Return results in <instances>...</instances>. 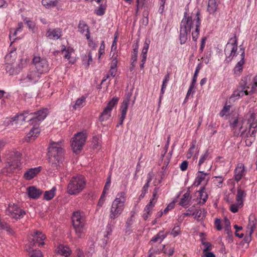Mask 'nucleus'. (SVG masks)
I'll use <instances>...</instances> for the list:
<instances>
[{"instance_id":"f257e3e1","label":"nucleus","mask_w":257,"mask_h":257,"mask_svg":"<svg viewBox=\"0 0 257 257\" xmlns=\"http://www.w3.org/2000/svg\"><path fill=\"white\" fill-rule=\"evenodd\" d=\"M48 150L49 166L53 170H60L63 167L64 151L63 142H51Z\"/></svg>"},{"instance_id":"f03ea898","label":"nucleus","mask_w":257,"mask_h":257,"mask_svg":"<svg viewBox=\"0 0 257 257\" xmlns=\"http://www.w3.org/2000/svg\"><path fill=\"white\" fill-rule=\"evenodd\" d=\"M126 200V193L124 192L121 191L117 194L110 209L109 216L111 220L117 218L122 213Z\"/></svg>"},{"instance_id":"7ed1b4c3","label":"nucleus","mask_w":257,"mask_h":257,"mask_svg":"<svg viewBox=\"0 0 257 257\" xmlns=\"http://www.w3.org/2000/svg\"><path fill=\"white\" fill-rule=\"evenodd\" d=\"M72 220L75 233L78 237H81L85 231L86 219L84 213L80 210L74 212Z\"/></svg>"},{"instance_id":"20e7f679","label":"nucleus","mask_w":257,"mask_h":257,"mask_svg":"<svg viewBox=\"0 0 257 257\" xmlns=\"http://www.w3.org/2000/svg\"><path fill=\"white\" fill-rule=\"evenodd\" d=\"M86 181L82 175H77L73 177L69 181L67 192L71 195H77L84 189Z\"/></svg>"},{"instance_id":"39448f33","label":"nucleus","mask_w":257,"mask_h":257,"mask_svg":"<svg viewBox=\"0 0 257 257\" xmlns=\"http://www.w3.org/2000/svg\"><path fill=\"white\" fill-rule=\"evenodd\" d=\"M181 23L190 32L192 30L191 33L192 39L194 41L196 42L200 34L201 26L200 17H184Z\"/></svg>"},{"instance_id":"423d86ee","label":"nucleus","mask_w":257,"mask_h":257,"mask_svg":"<svg viewBox=\"0 0 257 257\" xmlns=\"http://www.w3.org/2000/svg\"><path fill=\"white\" fill-rule=\"evenodd\" d=\"M47 115V110L43 109L35 112H30V111H25L19 115L20 118L23 121H30L31 124L38 123L43 120Z\"/></svg>"},{"instance_id":"0eeeda50","label":"nucleus","mask_w":257,"mask_h":257,"mask_svg":"<svg viewBox=\"0 0 257 257\" xmlns=\"http://www.w3.org/2000/svg\"><path fill=\"white\" fill-rule=\"evenodd\" d=\"M166 237V236L162 232H159L149 242L152 245L148 251V257H155L157 254H160L163 250L165 246L162 244L161 242Z\"/></svg>"},{"instance_id":"6e6552de","label":"nucleus","mask_w":257,"mask_h":257,"mask_svg":"<svg viewBox=\"0 0 257 257\" xmlns=\"http://www.w3.org/2000/svg\"><path fill=\"white\" fill-rule=\"evenodd\" d=\"M87 135L85 132H79L72 138L71 148L75 154L79 153L86 142Z\"/></svg>"},{"instance_id":"1a4fd4ad","label":"nucleus","mask_w":257,"mask_h":257,"mask_svg":"<svg viewBox=\"0 0 257 257\" xmlns=\"http://www.w3.org/2000/svg\"><path fill=\"white\" fill-rule=\"evenodd\" d=\"M237 50V39L235 35L229 40L226 45L224 53L226 56V61L229 62L236 55Z\"/></svg>"},{"instance_id":"9d476101","label":"nucleus","mask_w":257,"mask_h":257,"mask_svg":"<svg viewBox=\"0 0 257 257\" xmlns=\"http://www.w3.org/2000/svg\"><path fill=\"white\" fill-rule=\"evenodd\" d=\"M33 63L37 70V72L40 74L47 73L49 70V64L45 58H41L39 56H35L33 59Z\"/></svg>"},{"instance_id":"9b49d317","label":"nucleus","mask_w":257,"mask_h":257,"mask_svg":"<svg viewBox=\"0 0 257 257\" xmlns=\"http://www.w3.org/2000/svg\"><path fill=\"white\" fill-rule=\"evenodd\" d=\"M6 214L12 218L20 219L25 214V212L17 205L10 204L6 210Z\"/></svg>"},{"instance_id":"f8f14e48","label":"nucleus","mask_w":257,"mask_h":257,"mask_svg":"<svg viewBox=\"0 0 257 257\" xmlns=\"http://www.w3.org/2000/svg\"><path fill=\"white\" fill-rule=\"evenodd\" d=\"M118 98L117 97H113L112 99L108 102L107 106L103 111L101 112L99 116V120L100 121H104L107 120L111 116V112L113 107L117 103Z\"/></svg>"},{"instance_id":"ddd939ff","label":"nucleus","mask_w":257,"mask_h":257,"mask_svg":"<svg viewBox=\"0 0 257 257\" xmlns=\"http://www.w3.org/2000/svg\"><path fill=\"white\" fill-rule=\"evenodd\" d=\"M211 157L209 155L208 150H206L204 154L201 155L198 164V169H207L210 170L212 164L209 163Z\"/></svg>"},{"instance_id":"4468645a","label":"nucleus","mask_w":257,"mask_h":257,"mask_svg":"<svg viewBox=\"0 0 257 257\" xmlns=\"http://www.w3.org/2000/svg\"><path fill=\"white\" fill-rule=\"evenodd\" d=\"M20 166L21 163L20 159L17 158L14 161L8 162L5 167L2 169V172L6 175H9L16 171Z\"/></svg>"},{"instance_id":"2eb2a0df","label":"nucleus","mask_w":257,"mask_h":257,"mask_svg":"<svg viewBox=\"0 0 257 257\" xmlns=\"http://www.w3.org/2000/svg\"><path fill=\"white\" fill-rule=\"evenodd\" d=\"M32 242L31 245L32 246L37 245L39 246L44 244V240L46 238V236L41 232L39 231H34L33 233L31 234Z\"/></svg>"},{"instance_id":"dca6fc26","label":"nucleus","mask_w":257,"mask_h":257,"mask_svg":"<svg viewBox=\"0 0 257 257\" xmlns=\"http://www.w3.org/2000/svg\"><path fill=\"white\" fill-rule=\"evenodd\" d=\"M208 174L204 173V171H199L196 174V177L193 183V185L195 186H199L201 183L205 185L207 184L209 181V177H207Z\"/></svg>"},{"instance_id":"f3484780","label":"nucleus","mask_w":257,"mask_h":257,"mask_svg":"<svg viewBox=\"0 0 257 257\" xmlns=\"http://www.w3.org/2000/svg\"><path fill=\"white\" fill-rule=\"evenodd\" d=\"M234 173V180L238 182L245 175L246 171L244 165L242 163H237Z\"/></svg>"},{"instance_id":"a211bd4d","label":"nucleus","mask_w":257,"mask_h":257,"mask_svg":"<svg viewBox=\"0 0 257 257\" xmlns=\"http://www.w3.org/2000/svg\"><path fill=\"white\" fill-rule=\"evenodd\" d=\"M40 77V74L35 70L30 71L27 76L22 79L23 83H34L37 82Z\"/></svg>"},{"instance_id":"6ab92c4d","label":"nucleus","mask_w":257,"mask_h":257,"mask_svg":"<svg viewBox=\"0 0 257 257\" xmlns=\"http://www.w3.org/2000/svg\"><path fill=\"white\" fill-rule=\"evenodd\" d=\"M27 193L29 198L37 199L42 194V191L35 186H32L27 189Z\"/></svg>"},{"instance_id":"aec40b11","label":"nucleus","mask_w":257,"mask_h":257,"mask_svg":"<svg viewBox=\"0 0 257 257\" xmlns=\"http://www.w3.org/2000/svg\"><path fill=\"white\" fill-rule=\"evenodd\" d=\"M240 50L241 51V54L240 55L241 59L237 62L233 69L234 74L238 75L242 70L243 65L244 63V59L245 57L244 48H240Z\"/></svg>"},{"instance_id":"412c9836","label":"nucleus","mask_w":257,"mask_h":257,"mask_svg":"<svg viewBox=\"0 0 257 257\" xmlns=\"http://www.w3.org/2000/svg\"><path fill=\"white\" fill-rule=\"evenodd\" d=\"M41 169V167L29 169L24 173V177L27 180H31L40 172Z\"/></svg>"},{"instance_id":"4be33fe9","label":"nucleus","mask_w":257,"mask_h":257,"mask_svg":"<svg viewBox=\"0 0 257 257\" xmlns=\"http://www.w3.org/2000/svg\"><path fill=\"white\" fill-rule=\"evenodd\" d=\"M64 47L62 49V51L63 53H64V58L67 59L70 63L74 64L76 62L75 58L72 56V55L74 52V49L70 47L66 48L64 46Z\"/></svg>"},{"instance_id":"5701e85b","label":"nucleus","mask_w":257,"mask_h":257,"mask_svg":"<svg viewBox=\"0 0 257 257\" xmlns=\"http://www.w3.org/2000/svg\"><path fill=\"white\" fill-rule=\"evenodd\" d=\"M150 42V41L149 40H146L144 44V47L141 55L142 64L140 65V67L141 69H143L144 67V64L147 59V52L149 49Z\"/></svg>"},{"instance_id":"b1692460","label":"nucleus","mask_w":257,"mask_h":257,"mask_svg":"<svg viewBox=\"0 0 257 257\" xmlns=\"http://www.w3.org/2000/svg\"><path fill=\"white\" fill-rule=\"evenodd\" d=\"M190 33V32L187 30L186 27H185L184 26H183L181 23L179 35V39L181 44H184L186 42Z\"/></svg>"},{"instance_id":"393cba45","label":"nucleus","mask_w":257,"mask_h":257,"mask_svg":"<svg viewBox=\"0 0 257 257\" xmlns=\"http://www.w3.org/2000/svg\"><path fill=\"white\" fill-rule=\"evenodd\" d=\"M256 218L254 214H250L248 217V223L247 225V228L249 230V239L250 240V237L252 233L253 232L256 225Z\"/></svg>"},{"instance_id":"a878e982","label":"nucleus","mask_w":257,"mask_h":257,"mask_svg":"<svg viewBox=\"0 0 257 257\" xmlns=\"http://www.w3.org/2000/svg\"><path fill=\"white\" fill-rule=\"evenodd\" d=\"M55 251L58 254L62 255L64 257H69L71 253V250L69 247L63 244L59 245ZM55 257L57 256H56Z\"/></svg>"},{"instance_id":"bb28decb","label":"nucleus","mask_w":257,"mask_h":257,"mask_svg":"<svg viewBox=\"0 0 257 257\" xmlns=\"http://www.w3.org/2000/svg\"><path fill=\"white\" fill-rule=\"evenodd\" d=\"M47 37L50 39L57 40L61 36V31L60 29L49 30L47 33Z\"/></svg>"},{"instance_id":"cd10ccee","label":"nucleus","mask_w":257,"mask_h":257,"mask_svg":"<svg viewBox=\"0 0 257 257\" xmlns=\"http://www.w3.org/2000/svg\"><path fill=\"white\" fill-rule=\"evenodd\" d=\"M92 62V53L90 51L88 52L87 54L82 56V65L85 68L87 69Z\"/></svg>"},{"instance_id":"c85d7f7f","label":"nucleus","mask_w":257,"mask_h":257,"mask_svg":"<svg viewBox=\"0 0 257 257\" xmlns=\"http://www.w3.org/2000/svg\"><path fill=\"white\" fill-rule=\"evenodd\" d=\"M245 196V192L240 188H238L236 196V201L239 205H243V200Z\"/></svg>"},{"instance_id":"c756f323","label":"nucleus","mask_w":257,"mask_h":257,"mask_svg":"<svg viewBox=\"0 0 257 257\" xmlns=\"http://www.w3.org/2000/svg\"><path fill=\"white\" fill-rule=\"evenodd\" d=\"M40 133V130L38 127H33L30 132L27 135L26 140L30 141L34 140L37 138Z\"/></svg>"},{"instance_id":"7c9ffc66","label":"nucleus","mask_w":257,"mask_h":257,"mask_svg":"<svg viewBox=\"0 0 257 257\" xmlns=\"http://www.w3.org/2000/svg\"><path fill=\"white\" fill-rule=\"evenodd\" d=\"M249 88V86H247L246 87H244L243 89H241L240 90H237L236 91H235L233 93L232 95V97H235L236 98H239L240 97H242L244 95H248V91L247 90V89Z\"/></svg>"},{"instance_id":"2f4dec72","label":"nucleus","mask_w":257,"mask_h":257,"mask_svg":"<svg viewBox=\"0 0 257 257\" xmlns=\"http://www.w3.org/2000/svg\"><path fill=\"white\" fill-rule=\"evenodd\" d=\"M78 29L79 31L81 33H84V32H86L85 35L86 37V39H89L90 32L89 31V28L85 22L83 21H80L78 25Z\"/></svg>"},{"instance_id":"473e14b6","label":"nucleus","mask_w":257,"mask_h":257,"mask_svg":"<svg viewBox=\"0 0 257 257\" xmlns=\"http://www.w3.org/2000/svg\"><path fill=\"white\" fill-rule=\"evenodd\" d=\"M137 12L138 13L139 11L144 10V12L143 13V15H149V13L147 11H146V4L147 3V0H137Z\"/></svg>"},{"instance_id":"72a5a7b5","label":"nucleus","mask_w":257,"mask_h":257,"mask_svg":"<svg viewBox=\"0 0 257 257\" xmlns=\"http://www.w3.org/2000/svg\"><path fill=\"white\" fill-rule=\"evenodd\" d=\"M58 0H42V4L47 9H51L58 5Z\"/></svg>"},{"instance_id":"f704fd0d","label":"nucleus","mask_w":257,"mask_h":257,"mask_svg":"<svg viewBox=\"0 0 257 257\" xmlns=\"http://www.w3.org/2000/svg\"><path fill=\"white\" fill-rule=\"evenodd\" d=\"M129 102H130L129 98H126L123 100V101L121 103V105L120 106V111H121V115H122V117H123L124 116H126Z\"/></svg>"},{"instance_id":"c9c22d12","label":"nucleus","mask_w":257,"mask_h":257,"mask_svg":"<svg viewBox=\"0 0 257 257\" xmlns=\"http://www.w3.org/2000/svg\"><path fill=\"white\" fill-rule=\"evenodd\" d=\"M23 23H19L18 27L16 29H11L9 35L10 40H12L13 37L17 36L18 32H21L23 30Z\"/></svg>"},{"instance_id":"e433bc0d","label":"nucleus","mask_w":257,"mask_h":257,"mask_svg":"<svg viewBox=\"0 0 257 257\" xmlns=\"http://www.w3.org/2000/svg\"><path fill=\"white\" fill-rule=\"evenodd\" d=\"M56 191V187H53L50 190L45 191L44 194V199L49 201L53 199L55 195Z\"/></svg>"},{"instance_id":"4c0bfd02","label":"nucleus","mask_w":257,"mask_h":257,"mask_svg":"<svg viewBox=\"0 0 257 257\" xmlns=\"http://www.w3.org/2000/svg\"><path fill=\"white\" fill-rule=\"evenodd\" d=\"M217 5L216 4V0H209L208 4L207 10L210 14H213L216 11Z\"/></svg>"},{"instance_id":"58836bf2","label":"nucleus","mask_w":257,"mask_h":257,"mask_svg":"<svg viewBox=\"0 0 257 257\" xmlns=\"http://www.w3.org/2000/svg\"><path fill=\"white\" fill-rule=\"evenodd\" d=\"M199 194L200 198V203L204 204L206 202L207 198H208V194L205 191V185L202 186L199 190Z\"/></svg>"},{"instance_id":"ea45409f","label":"nucleus","mask_w":257,"mask_h":257,"mask_svg":"<svg viewBox=\"0 0 257 257\" xmlns=\"http://www.w3.org/2000/svg\"><path fill=\"white\" fill-rule=\"evenodd\" d=\"M6 70L9 75H15L19 73V70L15 68L12 64L7 63Z\"/></svg>"},{"instance_id":"a19ab883","label":"nucleus","mask_w":257,"mask_h":257,"mask_svg":"<svg viewBox=\"0 0 257 257\" xmlns=\"http://www.w3.org/2000/svg\"><path fill=\"white\" fill-rule=\"evenodd\" d=\"M206 211L204 209L196 210L192 214L194 216V218L197 219L203 218L206 216Z\"/></svg>"},{"instance_id":"79ce46f5","label":"nucleus","mask_w":257,"mask_h":257,"mask_svg":"<svg viewBox=\"0 0 257 257\" xmlns=\"http://www.w3.org/2000/svg\"><path fill=\"white\" fill-rule=\"evenodd\" d=\"M85 99L86 98L84 96H82L80 98H78L76 100L74 108L75 109H80L82 108L85 105Z\"/></svg>"},{"instance_id":"37998d69","label":"nucleus","mask_w":257,"mask_h":257,"mask_svg":"<svg viewBox=\"0 0 257 257\" xmlns=\"http://www.w3.org/2000/svg\"><path fill=\"white\" fill-rule=\"evenodd\" d=\"M190 197V193L187 191L182 196L181 201L180 202V204L182 206H185L188 204L189 199Z\"/></svg>"},{"instance_id":"c03bdc74","label":"nucleus","mask_w":257,"mask_h":257,"mask_svg":"<svg viewBox=\"0 0 257 257\" xmlns=\"http://www.w3.org/2000/svg\"><path fill=\"white\" fill-rule=\"evenodd\" d=\"M230 107L231 106L230 105H225L220 112L219 115L221 117H223L225 115H227L228 114H229Z\"/></svg>"},{"instance_id":"a18cd8bd","label":"nucleus","mask_w":257,"mask_h":257,"mask_svg":"<svg viewBox=\"0 0 257 257\" xmlns=\"http://www.w3.org/2000/svg\"><path fill=\"white\" fill-rule=\"evenodd\" d=\"M224 178L221 176H218L215 177V179L213 180V182L219 188L222 187V184L223 182Z\"/></svg>"},{"instance_id":"49530a36","label":"nucleus","mask_w":257,"mask_h":257,"mask_svg":"<svg viewBox=\"0 0 257 257\" xmlns=\"http://www.w3.org/2000/svg\"><path fill=\"white\" fill-rule=\"evenodd\" d=\"M157 201L150 199L149 203L146 206L145 210L151 212Z\"/></svg>"},{"instance_id":"de8ad7c7","label":"nucleus","mask_w":257,"mask_h":257,"mask_svg":"<svg viewBox=\"0 0 257 257\" xmlns=\"http://www.w3.org/2000/svg\"><path fill=\"white\" fill-rule=\"evenodd\" d=\"M201 67L202 65L201 63L199 64L196 67L193 79L192 80V82H193V83H196L197 81V77Z\"/></svg>"},{"instance_id":"09e8293b","label":"nucleus","mask_w":257,"mask_h":257,"mask_svg":"<svg viewBox=\"0 0 257 257\" xmlns=\"http://www.w3.org/2000/svg\"><path fill=\"white\" fill-rule=\"evenodd\" d=\"M251 89L248 91V93H253L254 92L256 87H257V78L254 77L252 80V84H250Z\"/></svg>"},{"instance_id":"8fccbe9b","label":"nucleus","mask_w":257,"mask_h":257,"mask_svg":"<svg viewBox=\"0 0 257 257\" xmlns=\"http://www.w3.org/2000/svg\"><path fill=\"white\" fill-rule=\"evenodd\" d=\"M149 187V186L148 185V184L144 185V186H143V187L142 188V193L139 197V199L140 200L143 199L145 197L146 194L147 193V192L148 191Z\"/></svg>"},{"instance_id":"3c124183","label":"nucleus","mask_w":257,"mask_h":257,"mask_svg":"<svg viewBox=\"0 0 257 257\" xmlns=\"http://www.w3.org/2000/svg\"><path fill=\"white\" fill-rule=\"evenodd\" d=\"M243 205H239L236 202V204H232L230 205V210L233 213L238 211V208L241 207Z\"/></svg>"},{"instance_id":"603ef678","label":"nucleus","mask_w":257,"mask_h":257,"mask_svg":"<svg viewBox=\"0 0 257 257\" xmlns=\"http://www.w3.org/2000/svg\"><path fill=\"white\" fill-rule=\"evenodd\" d=\"M195 84V83H193V82H191V83L189 86V88L188 90L185 99H187L191 94H193V93L194 92L193 90L194 88Z\"/></svg>"},{"instance_id":"864d4df0","label":"nucleus","mask_w":257,"mask_h":257,"mask_svg":"<svg viewBox=\"0 0 257 257\" xmlns=\"http://www.w3.org/2000/svg\"><path fill=\"white\" fill-rule=\"evenodd\" d=\"M25 22L28 27L29 29L32 31H33L35 27V23L30 20H25Z\"/></svg>"},{"instance_id":"5fc2aeb1","label":"nucleus","mask_w":257,"mask_h":257,"mask_svg":"<svg viewBox=\"0 0 257 257\" xmlns=\"http://www.w3.org/2000/svg\"><path fill=\"white\" fill-rule=\"evenodd\" d=\"M105 201V197L100 196L97 205L96 210L98 211L104 204Z\"/></svg>"},{"instance_id":"6e6d98bb","label":"nucleus","mask_w":257,"mask_h":257,"mask_svg":"<svg viewBox=\"0 0 257 257\" xmlns=\"http://www.w3.org/2000/svg\"><path fill=\"white\" fill-rule=\"evenodd\" d=\"M117 35L115 34V37H114V40L113 41V42H112V45H111V51H117L116 50V49H117Z\"/></svg>"},{"instance_id":"4d7b16f0","label":"nucleus","mask_w":257,"mask_h":257,"mask_svg":"<svg viewBox=\"0 0 257 257\" xmlns=\"http://www.w3.org/2000/svg\"><path fill=\"white\" fill-rule=\"evenodd\" d=\"M180 233V228L179 225L175 226L173 229L171 234L173 235L174 237L177 236Z\"/></svg>"},{"instance_id":"13d9d810","label":"nucleus","mask_w":257,"mask_h":257,"mask_svg":"<svg viewBox=\"0 0 257 257\" xmlns=\"http://www.w3.org/2000/svg\"><path fill=\"white\" fill-rule=\"evenodd\" d=\"M31 256V257H43V254L40 250H33Z\"/></svg>"},{"instance_id":"bf43d9fd","label":"nucleus","mask_w":257,"mask_h":257,"mask_svg":"<svg viewBox=\"0 0 257 257\" xmlns=\"http://www.w3.org/2000/svg\"><path fill=\"white\" fill-rule=\"evenodd\" d=\"M214 224L216 228L218 230H221L222 229V226L221 225V220L220 219L216 218L214 221Z\"/></svg>"},{"instance_id":"052dcab7","label":"nucleus","mask_w":257,"mask_h":257,"mask_svg":"<svg viewBox=\"0 0 257 257\" xmlns=\"http://www.w3.org/2000/svg\"><path fill=\"white\" fill-rule=\"evenodd\" d=\"M188 166V162L184 161L180 165V168L181 171H185L187 170Z\"/></svg>"},{"instance_id":"680f3d73","label":"nucleus","mask_w":257,"mask_h":257,"mask_svg":"<svg viewBox=\"0 0 257 257\" xmlns=\"http://www.w3.org/2000/svg\"><path fill=\"white\" fill-rule=\"evenodd\" d=\"M105 45L104 41H102L99 49V58L104 53Z\"/></svg>"},{"instance_id":"e2e57ef3","label":"nucleus","mask_w":257,"mask_h":257,"mask_svg":"<svg viewBox=\"0 0 257 257\" xmlns=\"http://www.w3.org/2000/svg\"><path fill=\"white\" fill-rule=\"evenodd\" d=\"M206 40L207 38L206 37H204L201 39V45L199 49V50L201 52H202L204 50Z\"/></svg>"},{"instance_id":"0e129e2a","label":"nucleus","mask_w":257,"mask_h":257,"mask_svg":"<svg viewBox=\"0 0 257 257\" xmlns=\"http://www.w3.org/2000/svg\"><path fill=\"white\" fill-rule=\"evenodd\" d=\"M104 14V9L102 6H100L99 8L96 11V14L97 15L101 16Z\"/></svg>"},{"instance_id":"69168bd1","label":"nucleus","mask_w":257,"mask_h":257,"mask_svg":"<svg viewBox=\"0 0 257 257\" xmlns=\"http://www.w3.org/2000/svg\"><path fill=\"white\" fill-rule=\"evenodd\" d=\"M174 207V203L172 202L168 205L164 210V213H167L169 210L172 209Z\"/></svg>"},{"instance_id":"338daca9","label":"nucleus","mask_w":257,"mask_h":257,"mask_svg":"<svg viewBox=\"0 0 257 257\" xmlns=\"http://www.w3.org/2000/svg\"><path fill=\"white\" fill-rule=\"evenodd\" d=\"M110 55L111 56V60H117L118 54L117 51H110Z\"/></svg>"},{"instance_id":"774afa93","label":"nucleus","mask_w":257,"mask_h":257,"mask_svg":"<svg viewBox=\"0 0 257 257\" xmlns=\"http://www.w3.org/2000/svg\"><path fill=\"white\" fill-rule=\"evenodd\" d=\"M116 67H110V70L109 71V74L112 77H114L116 75Z\"/></svg>"}]
</instances>
